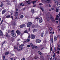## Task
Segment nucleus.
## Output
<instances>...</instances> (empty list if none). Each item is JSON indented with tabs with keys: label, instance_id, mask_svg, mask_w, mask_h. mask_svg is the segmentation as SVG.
Returning <instances> with one entry per match:
<instances>
[{
	"label": "nucleus",
	"instance_id": "f257e3e1",
	"mask_svg": "<svg viewBox=\"0 0 60 60\" xmlns=\"http://www.w3.org/2000/svg\"><path fill=\"white\" fill-rule=\"evenodd\" d=\"M53 22H55V19L53 17L52 15H50L49 16H47L46 17V19L48 21H49V18Z\"/></svg>",
	"mask_w": 60,
	"mask_h": 60
},
{
	"label": "nucleus",
	"instance_id": "f03ea898",
	"mask_svg": "<svg viewBox=\"0 0 60 60\" xmlns=\"http://www.w3.org/2000/svg\"><path fill=\"white\" fill-rule=\"evenodd\" d=\"M32 24V23L31 22H29L27 24V26L28 27H30L31 26V25Z\"/></svg>",
	"mask_w": 60,
	"mask_h": 60
},
{
	"label": "nucleus",
	"instance_id": "7ed1b4c3",
	"mask_svg": "<svg viewBox=\"0 0 60 60\" xmlns=\"http://www.w3.org/2000/svg\"><path fill=\"white\" fill-rule=\"evenodd\" d=\"M25 26H26L25 24H23L20 26V28H23L24 27H25Z\"/></svg>",
	"mask_w": 60,
	"mask_h": 60
},
{
	"label": "nucleus",
	"instance_id": "20e7f679",
	"mask_svg": "<svg viewBox=\"0 0 60 60\" xmlns=\"http://www.w3.org/2000/svg\"><path fill=\"white\" fill-rule=\"evenodd\" d=\"M39 22L40 23H41L42 22V18H40L39 19Z\"/></svg>",
	"mask_w": 60,
	"mask_h": 60
},
{
	"label": "nucleus",
	"instance_id": "39448f33",
	"mask_svg": "<svg viewBox=\"0 0 60 60\" xmlns=\"http://www.w3.org/2000/svg\"><path fill=\"white\" fill-rule=\"evenodd\" d=\"M41 40L39 39H37L36 40V42L37 43H40L41 42Z\"/></svg>",
	"mask_w": 60,
	"mask_h": 60
},
{
	"label": "nucleus",
	"instance_id": "423d86ee",
	"mask_svg": "<svg viewBox=\"0 0 60 60\" xmlns=\"http://www.w3.org/2000/svg\"><path fill=\"white\" fill-rule=\"evenodd\" d=\"M16 33L18 35H20V32L19 30H17L16 31Z\"/></svg>",
	"mask_w": 60,
	"mask_h": 60
},
{
	"label": "nucleus",
	"instance_id": "0eeeda50",
	"mask_svg": "<svg viewBox=\"0 0 60 60\" xmlns=\"http://www.w3.org/2000/svg\"><path fill=\"white\" fill-rule=\"evenodd\" d=\"M34 38H35V36L34 35H32L31 36V39H34Z\"/></svg>",
	"mask_w": 60,
	"mask_h": 60
},
{
	"label": "nucleus",
	"instance_id": "6e6552de",
	"mask_svg": "<svg viewBox=\"0 0 60 60\" xmlns=\"http://www.w3.org/2000/svg\"><path fill=\"white\" fill-rule=\"evenodd\" d=\"M3 33L2 32L1 30H0V36H3Z\"/></svg>",
	"mask_w": 60,
	"mask_h": 60
},
{
	"label": "nucleus",
	"instance_id": "1a4fd4ad",
	"mask_svg": "<svg viewBox=\"0 0 60 60\" xmlns=\"http://www.w3.org/2000/svg\"><path fill=\"white\" fill-rule=\"evenodd\" d=\"M23 46H24V44H22L20 45L19 47L20 48H22L23 47Z\"/></svg>",
	"mask_w": 60,
	"mask_h": 60
},
{
	"label": "nucleus",
	"instance_id": "9d476101",
	"mask_svg": "<svg viewBox=\"0 0 60 60\" xmlns=\"http://www.w3.org/2000/svg\"><path fill=\"white\" fill-rule=\"evenodd\" d=\"M26 2H27V4H30L31 3V2L30 1V0H29L28 1H26Z\"/></svg>",
	"mask_w": 60,
	"mask_h": 60
},
{
	"label": "nucleus",
	"instance_id": "9b49d317",
	"mask_svg": "<svg viewBox=\"0 0 60 60\" xmlns=\"http://www.w3.org/2000/svg\"><path fill=\"white\" fill-rule=\"evenodd\" d=\"M30 45L31 47H32V49H34V46H33V44L31 43H30Z\"/></svg>",
	"mask_w": 60,
	"mask_h": 60
},
{
	"label": "nucleus",
	"instance_id": "f8f14e48",
	"mask_svg": "<svg viewBox=\"0 0 60 60\" xmlns=\"http://www.w3.org/2000/svg\"><path fill=\"white\" fill-rule=\"evenodd\" d=\"M18 12H16L15 13V15L14 16L15 17H17L18 16Z\"/></svg>",
	"mask_w": 60,
	"mask_h": 60
},
{
	"label": "nucleus",
	"instance_id": "ddd939ff",
	"mask_svg": "<svg viewBox=\"0 0 60 60\" xmlns=\"http://www.w3.org/2000/svg\"><path fill=\"white\" fill-rule=\"evenodd\" d=\"M6 12V11H5V10H3L2 11V14H4V13H5Z\"/></svg>",
	"mask_w": 60,
	"mask_h": 60
},
{
	"label": "nucleus",
	"instance_id": "4468645a",
	"mask_svg": "<svg viewBox=\"0 0 60 60\" xmlns=\"http://www.w3.org/2000/svg\"><path fill=\"white\" fill-rule=\"evenodd\" d=\"M31 11L32 13H34V9H32L31 10Z\"/></svg>",
	"mask_w": 60,
	"mask_h": 60
},
{
	"label": "nucleus",
	"instance_id": "2eb2a0df",
	"mask_svg": "<svg viewBox=\"0 0 60 60\" xmlns=\"http://www.w3.org/2000/svg\"><path fill=\"white\" fill-rule=\"evenodd\" d=\"M41 59L43 60V59H44V57L43 56H41Z\"/></svg>",
	"mask_w": 60,
	"mask_h": 60
},
{
	"label": "nucleus",
	"instance_id": "dca6fc26",
	"mask_svg": "<svg viewBox=\"0 0 60 60\" xmlns=\"http://www.w3.org/2000/svg\"><path fill=\"white\" fill-rule=\"evenodd\" d=\"M12 36L13 37H15L16 36V34L15 33H14L12 34Z\"/></svg>",
	"mask_w": 60,
	"mask_h": 60
},
{
	"label": "nucleus",
	"instance_id": "f3484780",
	"mask_svg": "<svg viewBox=\"0 0 60 60\" xmlns=\"http://www.w3.org/2000/svg\"><path fill=\"white\" fill-rule=\"evenodd\" d=\"M11 33L12 34H14V30H12L11 32Z\"/></svg>",
	"mask_w": 60,
	"mask_h": 60
},
{
	"label": "nucleus",
	"instance_id": "a211bd4d",
	"mask_svg": "<svg viewBox=\"0 0 60 60\" xmlns=\"http://www.w3.org/2000/svg\"><path fill=\"white\" fill-rule=\"evenodd\" d=\"M57 39V37H55L54 38V41H56Z\"/></svg>",
	"mask_w": 60,
	"mask_h": 60
},
{
	"label": "nucleus",
	"instance_id": "6ab92c4d",
	"mask_svg": "<svg viewBox=\"0 0 60 60\" xmlns=\"http://www.w3.org/2000/svg\"><path fill=\"white\" fill-rule=\"evenodd\" d=\"M24 33H26L27 34H28V32H27V30H26L25 31H24Z\"/></svg>",
	"mask_w": 60,
	"mask_h": 60
},
{
	"label": "nucleus",
	"instance_id": "aec40b11",
	"mask_svg": "<svg viewBox=\"0 0 60 60\" xmlns=\"http://www.w3.org/2000/svg\"><path fill=\"white\" fill-rule=\"evenodd\" d=\"M38 53H39V54H40L41 55H42V54L41 53L40 51H38Z\"/></svg>",
	"mask_w": 60,
	"mask_h": 60
},
{
	"label": "nucleus",
	"instance_id": "412c9836",
	"mask_svg": "<svg viewBox=\"0 0 60 60\" xmlns=\"http://www.w3.org/2000/svg\"><path fill=\"white\" fill-rule=\"evenodd\" d=\"M43 32H42L41 34V37H43Z\"/></svg>",
	"mask_w": 60,
	"mask_h": 60
},
{
	"label": "nucleus",
	"instance_id": "4be33fe9",
	"mask_svg": "<svg viewBox=\"0 0 60 60\" xmlns=\"http://www.w3.org/2000/svg\"><path fill=\"white\" fill-rule=\"evenodd\" d=\"M37 31V30L35 29H34L33 30V32H36Z\"/></svg>",
	"mask_w": 60,
	"mask_h": 60
},
{
	"label": "nucleus",
	"instance_id": "5701e85b",
	"mask_svg": "<svg viewBox=\"0 0 60 60\" xmlns=\"http://www.w3.org/2000/svg\"><path fill=\"white\" fill-rule=\"evenodd\" d=\"M9 54V52H6L5 53V55H8Z\"/></svg>",
	"mask_w": 60,
	"mask_h": 60
},
{
	"label": "nucleus",
	"instance_id": "b1692460",
	"mask_svg": "<svg viewBox=\"0 0 60 60\" xmlns=\"http://www.w3.org/2000/svg\"><path fill=\"white\" fill-rule=\"evenodd\" d=\"M32 3H33V4H34L35 3H36V1H34L32 2Z\"/></svg>",
	"mask_w": 60,
	"mask_h": 60
},
{
	"label": "nucleus",
	"instance_id": "393cba45",
	"mask_svg": "<svg viewBox=\"0 0 60 60\" xmlns=\"http://www.w3.org/2000/svg\"><path fill=\"white\" fill-rule=\"evenodd\" d=\"M34 47L35 48V49H37V48H38V47L37 46L35 45H34Z\"/></svg>",
	"mask_w": 60,
	"mask_h": 60
},
{
	"label": "nucleus",
	"instance_id": "a878e982",
	"mask_svg": "<svg viewBox=\"0 0 60 60\" xmlns=\"http://www.w3.org/2000/svg\"><path fill=\"white\" fill-rule=\"evenodd\" d=\"M6 36L7 37H9V36H8V34L7 33L6 34Z\"/></svg>",
	"mask_w": 60,
	"mask_h": 60
},
{
	"label": "nucleus",
	"instance_id": "bb28decb",
	"mask_svg": "<svg viewBox=\"0 0 60 60\" xmlns=\"http://www.w3.org/2000/svg\"><path fill=\"white\" fill-rule=\"evenodd\" d=\"M14 49H17V50H18V47L14 46Z\"/></svg>",
	"mask_w": 60,
	"mask_h": 60
},
{
	"label": "nucleus",
	"instance_id": "cd10ccee",
	"mask_svg": "<svg viewBox=\"0 0 60 60\" xmlns=\"http://www.w3.org/2000/svg\"><path fill=\"white\" fill-rule=\"evenodd\" d=\"M60 16V14H58L56 16V17H57V18H59V17Z\"/></svg>",
	"mask_w": 60,
	"mask_h": 60
},
{
	"label": "nucleus",
	"instance_id": "c85d7f7f",
	"mask_svg": "<svg viewBox=\"0 0 60 60\" xmlns=\"http://www.w3.org/2000/svg\"><path fill=\"white\" fill-rule=\"evenodd\" d=\"M10 17V15H8L6 17L7 18H9Z\"/></svg>",
	"mask_w": 60,
	"mask_h": 60
},
{
	"label": "nucleus",
	"instance_id": "c756f323",
	"mask_svg": "<svg viewBox=\"0 0 60 60\" xmlns=\"http://www.w3.org/2000/svg\"><path fill=\"white\" fill-rule=\"evenodd\" d=\"M20 18H23L24 17V16L23 15H22L20 17Z\"/></svg>",
	"mask_w": 60,
	"mask_h": 60
},
{
	"label": "nucleus",
	"instance_id": "7c9ffc66",
	"mask_svg": "<svg viewBox=\"0 0 60 60\" xmlns=\"http://www.w3.org/2000/svg\"><path fill=\"white\" fill-rule=\"evenodd\" d=\"M23 49L22 48H21V49H19L18 50V51H20V50H22Z\"/></svg>",
	"mask_w": 60,
	"mask_h": 60
},
{
	"label": "nucleus",
	"instance_id": "2f4dec72",
	"mask_svg": "<svg viewBox=\"0 0 60 60\" xmlns=\"http://www.w3.org/2000/svg\"><path fill=\"white\" fill-rule=\"evenodd\" d=\"M40 9H41L42 11H44V10H43V8H41Z\"/></svg>",
	"mask_w": 60,
	"mask_h": 60
},
{
	"label": "nucleus",
	"instance_id": "473e14b6",
	"mask_svg": "<svg viewBox=\"0 0 60 60\" xmlns=\"http://www.w3.org/2000/svg\"><path fill=\"white\" fill-rule=\"evenodd\" d=\"M57 8H59V7H60V4L59 5H57Z\"/></svg>",
	"mask_w": 60,
	"mask_h": 60
},
{
	"label": "nucleus",
	"instance_id": "72a5a7b5",
	"mask_svg": "<svg viewBox=\"0 0 60 60\" xmlns=\"http://www.w3.org/2000/svg\"><path fill=\"white\" fill-rule=\"evenodd\" d=\"M60 5V2L58 3L57 4V5Z\"/></svg>",
	"mask_w": 60,
	"mask_h": 60
},
{
	"label": "nucleus",
	"instance_id": "f704fd0d",
	"mask_svg": "<svg viewBox=\"0 0 60 60\" xmlns=\"http://www.w3.org/2000/svg\"><path fill=\"white\" fill-rule=\"evenodd\" d=\"M51 40L52 41V42H53V38H52L51 39Z\"/></svg>",
	"mask_w": 60,
	"mask_h": 60
},
{
	"label": "nucleus",
	"instance_id": "c9c22d12",
	"mask_svg": "<svg viewBox=\"0 0 60 60\" xmlns=\"http://www.w3.org/2000/svg\"><path fill=\"white\" fill-rule=\"evenodd\" d=\"M4 58H5V56H4L3 57V60H4Z\"/></svg>",
	"mask_w": 60,
	"mask_h": 60
},
{
	"label": "nucleus",
	"instance_id": "e433bc0d",
	"mask_svg": "<svg viewBox=\"0 0 60 60\" xmlns=\"http://www.w3.org/2000/svg\"><path fill=\"white\" fill-rule=\"evenodd\" d=\"M58 10L57 8L56 9V12H58Z\"/></svg>",
	"mask_w": 60,
	"mask_h": 60
},
{
	"label": "nucleus",
	"instance_id": "4c0bfd02",
	"mask_svg": "<svg viewBox=\"0 0 60 60\" xmlns=\"http://www.w3.org/2000/svg\"><path fill=\"white\" fill-rule=\"evenodd\" d=\"M39 5H43V4L42 3H40L39 4Z\"/></svg>",
	"mask_w": 60,
	"mask_h": 60
},
{
	"label": "nucleus",
	"instance_id": "58836bf2",
	"mask_svg": "<svg viewBox=\"0 0 60 60\" xmlns=\"http://www.w3.org/2000/svg\"><path fill=\"white\" fill-rule=\"evenodd\" d=\"M32 28H34V27H35V26L34 25H33L32 26Z\"/></svg>",
	"mask_w": 60,
	"mask_h": 60
},
{
	"label": "nucleus",
	"instance_id": "ea45409f",
	"mask_svg": "<svg viewBox=\"0 0 60 60\" xmlns=\"http://www.w3.org/2000/svg\"><path fill=\"white\" fill-rule=\"evenodd\" d=\"M27 41H28H28H30V40L29 39H28L27 40Z\"/></svg>",
	"mask_w": 60,
	"mask_h": 60
},
{
	"label": "nucleus",
	"instance_id": "a19ab883",
	"mask_svg": "<svg viewBox=\"0 0 60 60\" xmlns=\"http://www.w3.org/2000/svg\"><path fill=\"white\" fill-rule=\"evenodd\" d=\"M21 60H25V58H23V59H22Z\"/></svg>",
	"mask_w": 60,
	"mask_h": 60
},
{
	"label": "nucleus",
	"instance_id": "79ce46f5",
	"mask_svg": "<svg viewBox=\"0 0 60 60\" xmlns=\"http://www.w3.org/2000/svg\"><path fill=\"white\" fill-rule=\"evenodd\" d=\"M52 47L50 49V51H51H51H52Z\"/></svg>",
	"mask_w": 60,
	"mask_h": 60
},
{
	"label": "nucleus",
	"instance_id": "37998d69",
	"mask_svg": "<svg viewBox=\"0 0 60 60\" xmlns=\"http://www.w3.org/2000/svg\"><path fill=\"white\" fill-rule=\"evenodd\" d=\"M11 18L12 19H13V16H11Z\"/></svg>",
	"mask_w": 60,
	"mask_h": 60
},
{
	"label": "nucleus",
	"instance_id": "c03bdc74",
	"mask_svg": "<svg viewBox=\"0 0 60 60\" xmlns=\"http://www.w3.org/2000/svg\"><path fill=\"white\" fill-rule=\"evenodd\" d=\"M34 58H35V59H37V58H38V57L36 56H35V57H34Z\"/></svg>",
	"mask_w": 60,
	"mask_h": 60
},
{
	"label": "nucleus",
	"instance_id": "a18cd8bd",
	"mask_svg": "<svg viewBox=\"0 0 60 60\" xmlns=\"http://www.w3.org/2000/svg\"><path fill=\"white\" fill-rule=\"evenodd\" d=\"M4 28L3 27H2V30H4Z\"/></svg>",
	"mask_w": 60,
	"mask_h": 60
},
{
	"label": "nucleus",
	"instance_id": "49530a36",
	"mask_svg": "<svg viewBox=\"0 0 60 60\" xmlns=\"http://www.w3.org/2000/svg\"><path fill=\"white\" fill-rule=\"evenodd\" d=\"M55 19L56 20H58V18H56Z\"/></svg>",
	"mask_w": 60,
	"mask_h": 60
},
{
	"label": "nucleus",
	"instance_id": "de8ad7c7",
	"mask_svg": "<svg viewBox=\"0 0 60 60\" xmlns=\"http://www.w3.org/2000/svg\"><path fill=\"white\" fill-rule=\"evenodd\" d=\"M3 6V4H1L0 5V7H2V6Z\"/></svg>",
	"mask_w": 60,
	"mask_h": 60
},
{
	"label": "nucleus",
	"instance_id": "09e8293b",
	"mask_svg": "<svg viewBox=\"0 0 60 60\" xmlns=\"http://www.w3.org/2000/svg\"><path fill=\"white\" fill-rule=\"evenodd\" d=\"M57 0H54L55 3H56L57 2Z\"/></svg>",
	"mask_w": 60,
	"mask_h": 60
},
{
	"label": "nucleus",
	"instance_id": "8fccbe9b",
	"mask_svg": "<svg viewBox=\"0 0 60 60\" xmlns=\"http://www.w3.org/2000/svg\"><path fill=\"white\" fill-rule=\"evenodd\" d=\"M22 4H23V3H21L20 4V6H21V5H22Z\"/></svg>",
	"mask_w": 60,
	"mask_h": 60
},
{
	"label": "nucleus",
	"instance_id": "3c124183",
	"mask_svg": "<svg viewBox=\"0 0 60 60\" xmlns=\"http://www.w3.org/2000/svg\"><path fill=\"white\" fill-rule=\"evenodd\" d=\"M30 45H28L27 46V47L28 48H29V47H30Z\"/></svg>",
	"mask_w": 60,
	"mask_h": 60
},
{
	"label": "nucleus",
	"instance_id": "603ef678",
	"mask_svg": "<svg viewBox=\"0 0 60 60\" xmlns=\"http://www.w3.org/2000/svg\"><path fill=\"white\" fill-rule=\"evenodd\" d=\"M59 53V51H58L57 52H56L57 54H58Z\"/></svg>",
	"mask_w": 60,
	"mask_h": 60
},
{
	"label": "nucleus",
	"instance_id": "864d4df0",
	"mask_svg": "<svg viewBox=\"0 0 60 60\" xmlns=\"http://www.w3.org/2000/svg\"><path fill=\"white\" fill-rule=\"evenodd\" d=\"M60 47V45H58V48H59Z\"/></svg>",
	"mask_w": 60,
	"mask_h": 60
},
{
	"label": "nucleus",
	"instance_id": "5fc2aeb1",
	"mask_svg": "<svg viewBox=\"0 0 60 60\" xmlns=\"http://www.w3.org/2000/svg\"><path fill=\"white\" fill-rule=\"evenodd\" d=\"M59 48L57 47V50H59Z\"/></svg>",
	"mask_w": 60,
	"mask_h": 60
},
{
	"label": "nucleus",
	"instance_id": "6e6d98bb",
	"mask_svg": "<svg viewBox=\"0 0 60 60\" xmlns=\"http://www.w3.org/2000/svg\"><path fill=\"white\" fill-rule=\"evenodd\" d=\"M10 59H11V60H13V59L12 58H11Z\"/></svg>",
	"mask_w": 60,
	"mask_h": 60
},
{
	"label": "nucleus",
	"instance_id": "4d7b16f0",
	"mask_svg": "<svg viewBox=\"0 0 60 60\" xmlns=\"http://www.w3.org/2000/svg\"><path fill=\"white\" fill-rule=\"evenodd\" d=\"M50 28H51V30H53V29L52 28V27H50Z\"/></svg>",
	"mask_w": 60,
	"mask_h": 60
},
{
	"label": "nucleus",
	"instance_id": "13d9d810",
	"mask_svg": "<svg viewBox=\"0 0 60 60\" xmlns=\"http://www.w3.org/2000/svg\"><path fill=\"white\" fill-rule=\"evenodd\" d=\"M28 38H30V34H29V36L28 37Z\"/></svg>",
	"mask_w": 60,
	"mask_h": 60
},
{
	"label": "nucleus",
	"instance_id": "bf43d9fd",
	"mask_svg": "<svg viewBox=\"0 0 60 60\" xmlns=\"http://www.w3.org/2000/svg\"><path fill=\"white\" fill-rule=\"evenodd\" d=\"M8 33H10V30H8Z\"/></svg>",
	"mask_w": 60,
	"mask_h": 60
},
{
	"label": "nucleus",
	"instance_id": "052dcab7",
	"mask_svg": "<svg viewBox=\"0 0 60 60\" xmlns=\"http://www.w3.org/2000/svg\"><path fill=\"white\" fill-rule=\"evenodd\" d=\"M59 31H60V27L59 28Z\"/></svg>",
	"mask_w": 60,
	"mask_h": 60
},
{
	"label": "nucleus",
	"instance_id": "680f3d73",
	"mask_svg": "<svg viewBox=\"0 0 60 60\" xmlns=\"http://www.w3.org/2000/svg\"><path fill=\"white\" fill-rule=\"evenodd\" d=\"M59 22H60V18H59Z\"/></svg>",
	"mask_w": 60,
	"mask_h": 60
},
{
	"label": "nucleus",
	"instance_id": "e2e57ef3",
	"mask_svg": "<svg viewBox=\"0 0 60 60\" xmlns=\"http://www.w3.org/2000/svg\"><path fill=\"white\" fill-rule=\"evenodd\" d=\"M14 26H15V25H16V24L15 23V22L14 23Z\"/></svg>",
	"mask_w": 60,
	"mask_h": 60
},
{
	"label": "nucleus",
	"instance_id": "0e129e2a",
	"mask_svg": "<svg viewBox=\"0 0 60 60\" xmlns=\"http://www.w3.org/2000/svg\"><path fill=\"white\" fill-rule=\"evenodd\" d=\"M11 54V56H14V54Z\"/></svg>",
	"mask_w": 60,
	"mask_h": 60
},
{
	"label": "nucleus",
	"instance_id": "69168bd1",
	"mask_svg": "<svg viewBox=\"0 0 60 60\" xmlns=\"http://www.w3.org/2000/svg\"><path fill=\"white\" fill-rule=\"evenodd\" d=\"M3 20H2V21L1 22V24H2V22H3Z\"/></svg>",
	"mask_w": 60,
	"mask_h": 60
},
{
	"label": "nucleus",
	"instance_id": "338daca9",
	"mask_svg": "<svg viewBox=\"0 0 60 60\" xmlns=\"http://www.w3.org/2000/svg\"><path fill=\"white\" fill-rule=\"evenodd\" d=\"M52 59V57H51V58H50V60H51Z\"/></svg>",
	"mask_w": 60,
	"mask_h": 60
},
{
	"label": "nucleus",
	"instance_id": "774afa93",
	"mask_svg": "<svg viewBox=\"0 0 60 60\" xmlns=\"http://www.w3.org/2000/svg\"><path fill=\"white\" fill-rule=\"evenodd\" d=\"M17 41H19V39H18L17 40Z\"/></svg>",
	"mask_w": 60,
	"mask_h": 60
}]
</instances>
